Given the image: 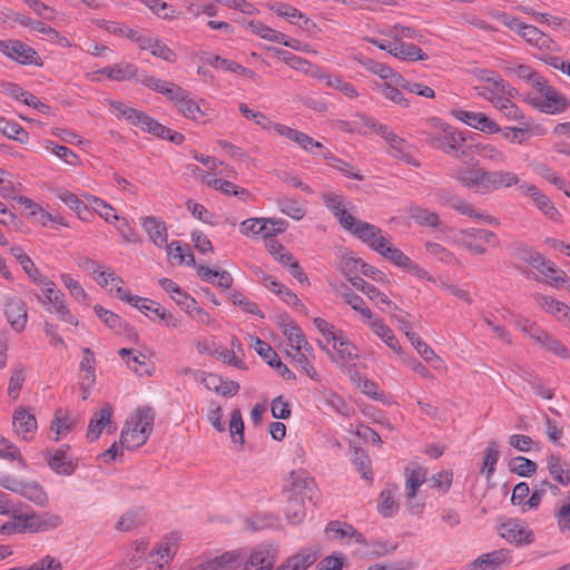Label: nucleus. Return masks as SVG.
Listing matches in <instances>:
<instances>
[{
	"mask_svg": "<svg viewBox=\"0 0 570 570\" xmlns=\"http://www.w3.org/2000/svg\"><path fill=\"white\" fill-rule=\"evenodd\" d=\"M434 121L435 129L433 131H421L430 147L460 160L470 156L472 147L466 144V139L461 131L439 120Z\"/></svg>",
	"mask_w": 570,
	"mask_h": 570,
	"instance_id": "nucleus-1",
	"label": "nucleus"
},
{
	"mask_svg": "<svg viewBox=\"0 0 570 570\" xmlns=\"http://www.w3.org/2000/svg\"><path fill=\"white\" fill-rule=\"evenodd\" d=\"M155 422V412L149 406L138 407L128 419L120 435L122 449L136 450L149 439Z\"/></svg>",
	"mask_w": 570,
	"mask_h": 570,
	"instance_id": "nucleus-2",
	"label": "nucleus"
},
{
	"mask_svg": "<svg viewBox=\"0 0 570 570\" xmlns=\"http://www.w3.org/2000/svg\"><path fill=\"white\" fill-rule=\"evenodd\" d=\"M289 480L294 494L288 499L284 511L288 522L299 524L305 518V508L301 495H306L312 500L317 491L316 484L314 479L304 471H293Z\"/></svg>",
	"mask_w": 570,
	"mask_h": 570,
	"instance_id": "nucleus-3",
	"label": "nucleus"
},
{
	"mask_svg": "<svg viewBox=\"0 0 570 570\" xmlns=\"http://www.w3.org/2000/svg\"><path fill=\"white\" fill-rule=\"evenodd\" d=\"M325 206L336 217L340 225L356 238L366 236L367 232L374 230V225L355 218L344 206L343 196L327 193L323 195Z\"/></svg>",
	"mask_w": 570,
	"mask_h": 570,
	"instance_id": "nucleus-4",
	"label": "nucleus"
},
{
	"mask_svg": "<svg viewBox=\"0 0 570 570\" xmlns=\"http://www.w3.org/2000/svg\"><path fill=\"white\" fill-rule=\"evenodd\" d=\"M455 246L466 249L471 255L481 256L488 252V247L495 248L500 240L491 230L483 228H465L459 230L453 239Z\"/></svg>",
	"mask_w": 570,
	"mask_h": 570,
	"instance_id": "nucleus-5",
	"label": "nucleus"
},
{
	"mask_svg": "<svg viewBox=\"0 0 570 570\" xmlns=\"http://www.w3.org/2000/svg\"><path fill=\"white\" fill-rule=\"evenodd\" d=\"M529 101L540 111L560 114L568 108V100L551 87L546 79L535 82V88L529 95Z\"/></svg>",
	"mask_w": 570,
	"mask_h": 570,
	"instance_id": "nucleus-6",
	"label": "nucleus"
},
{
	"mask_svg": "<svg viewBox=\"0 0 570 570\" xmlns=\"http://www.w3.org/2000/svg\"><path fill=\"white\" fill-rule=\"evenodd\" d=\"M474 75L478 83L473 86V90L488 101L495 99L501 94L517 95V90L494 71L479 69Z\"/></svg>",
	"mask_w": 570,
	"mask_h": 570,
	"instance_id": "nucleus-7",
	"label": "nucleus"
},
{
	"mask_svg": "<svg viewBox=\"0 0 570 570\" xmlns=\"http://www.w3.org/2000/svg\"><path fill=\"white\" fill-rule=\"evenodd\" d=\"M360 239L396 266L405 268L410 265L411 258L402 250L394 247L391 242L382 235V229L375 225L374 230L367 232L366 236L361 237Z\"/></svg>",
	"mask_w": 570,
	"mask_h": 570,
	"instance_id": "nucleus-8",
	"label": "nucleus"
},
{
	"mask_svg": "<svg viewBox=\"0 0 570 570\" xmlns=\"http://www.w3.org/2000/svg\"><path fill=\"white\" fill-rule=\"evenodd\" d=\"M487 173V169L480 167L479 163H475L454 167L451 177L475 194L484 195Z\"/></svg>",
	"mask_w": 570,
	"mask_h": 570,
	"instance_id": "nucleus-9",
	"label": "nucleus"
},
{
	"mask_svg": "<svg viewBox=\"0 0 570 570\" xmlns=\"http://www.w3.org/2000/svg\"><path fill=\"white\" fill-rule=\"evenodd\" d=\"M170 101L184 117L199 124H206L208 121V114L200 105H205V100L200 99L199 102L196 101L190 94L181 87H179L178 92L175 94Z\"/></svg>",
	"mask_w": 570,
	"mask_h": 570,
	"instance_id": "nucleus-10",
	"label": "nucleus"
},
{
	"mask_svg": "<svg viewBox=\"0 0 570 570\" xmlns=\"http://www.w3.org/2000/svg\"><path fill=\"white\" fill-rule=\"evenodd\" d=\"M0 52L21 65L42 66L37 51L19 40H0Z\"/></svg>",
	"mask_w": 570,
	"mask_h": 570,
	"instance_id": "nucleus-11",
	"label": "nucleus"
},
{
	"mask_svg": "<svg viewBox=\"0 0 570 570\" xmlns=\"http://www.w3.org/2000/svg\"><path fill=\"white\" fill-rule=\"evenodd\" d=\"M527 261L533 265V267L546 277L547 283L556 288L563 286L567 273L560 269L554 263L546 259L538 252L531 250Z\"/></svg>",
	"mask_w": 570,
	"mask_h": 570,
	"instance_id": "nucleus-12",
	"label": "nucleus"
},
{
	"mask_svg": "<svg viewBox=\"0 0 570 570\" xmlns=\"http://www.w3.org/2000/svg\"><path fill=\"white\" fill-rule=\"evenodd\" d=\"M41 289L45 293V299L38 296L39 302L42 304H51L56 313L59 314L61 321L77 326L78 320L70 313L65 301V295L57 289L56 284L52 281H49L41 286Z\"/></svg>",
	"mask_w": 570,
	"mask_h": 570,
	"instance_id": "nucleus-13",
	"label": "nucleus"
},
{
	"mask_svg": "<svg viewBox=\"0 0 570 570\" xmlns=\"http://www.w3.org/2000/svg\"><path fill=\"white\" fill-rule=\"evenodd\" d=\"M405 494L407 499V510L411 514H419L424 508V503L413 502L419 488L426 480V472L422 468L406 469L405 472Z\"/></svg>",
	"mask_w": 570,
	"mask_h": 570,
	"instance_id": "nucleus-14",
	"label": "nucleus"
},
{
	"mask_svg": "<svg viewBox=\"0 0 570 570\" xmlns=\"http://www.w3.org/2000/svg\"><path fill=\"white\" fill-rule=\"evenodd\" d=\"M519 190L528 195L533 203L535 204L537 208L550 220L552 222H561V214L558 210V208L554 206L552 200L543 194L537 186L533 184H529L523 181L519 186Z\"/></svg>",
	"mask_w": 570,
	"mask_h": 570,
	"instance_id": "nucleus-15",
	"label": "nucleus"
},
{
	"mask_svg": "<svg viewBox=\"0 0 570 570\" xmlns=\"http://www.w3.org/2000/svg\"><path fill=\"white\" fill-rule=\"evenodd\" d=\"M500 535L515 546H525L534 541V533L524 522L509 520L501 524Z\"/></svg>",
	"mask_w": 570,
	"mask_h": 570,
	"instance_id": "nucleus-16",
	"label": "nucleus"
},
{
	"mask_svg": "<svg viewBox=\"0 0 570 570\" xmlns=\"http://www.w3.org/2000/svg\"><path fill=\"white\" fill-rule=\"evenodd\" d=\"M452 115L458 120L482 132L497 134L502 130L501 127L493 119H491L483 112L454 109L452 110Z\"/></svg>",
	"mask_w": 570,
	"mask_h": 570,
	"instance_id": "nucleus-17",
	"label": "nucleus"
},
{
	"mask_svg": "<svg viewBox=\"0 0 570 570\" xmlns=\"http://www.w3.org/2000/svg\"><path fill=\"white\" fill-rule=\"evenodd\" d=\"M49 468L61 475H71L78 466L77 460L69 454V446L62 445L53 452L46 453Z\"/></svg>",
	"mask_w": 570,
	"mask_h": 570,
	"instance_id": "nucleus-18",
	"label": "nucleus"
},
{
	"mask_svg": "<svg viewBox=\"0 0 570 570\" xmlns=\"http://www.w3.org/2000/svg\"><path fill=\"white\" fill-rule=\"evenodd\" d=\"M511 562V552L507 549H499L480 556L469 567L471 570H500Z\"/></svg>",
	"mask_w": 570,
	"mask_h": 570,
	"instance_id": "nucleus-19",
	"label": "nucleus"
},
{
	"mask_svg": "<svg viewBox=\"0 0 570 570\" xmlns=\"http://www.w3.org/2000/svg\"><path fill=\"white\" fill-rule=\"evenodd\" d=\"M12 428L19 438L30 441L37 432L38 424L35 415L29 410L20 406L13 412Z\"/></svg>",
	"mask_w": 570,
	"mask_h": 570,
	"instance_id": "nucleus-20",
	"label": "nucleus"
},
{
	"mask_svg": "<svg viewBox=\"0 0 570 570\" xmlns=\"http://www.w3.org/2000/svg\"><path fill=\"white\" fill-rule=\"evenodd\" d=\"M4 313L8 322L17 332H21L27 324V306L18 296H8L4 301Z\"/></svg>",
	"mask_w": 570,
	"mask_h": 570,
	"instance_id": "nucleus-21",
	"label": "nucleus"
},
{
	"mask_svg": "<svg viewBox=\"0 0 570 570\" xmlns=\"http://www.w3.org/2000/svg\"><path fill=\"white\" fill-rule=\"evenodd\" d=\"M28 533H38L53 530L62 524V519L55 513H24Z\"/></svg>",
	"mask_w": 570,
	"mask_h": 570,
	"instance_id": "nucleus-22",
	"label": "nucleus"
},
{
	"mask_svg": "<svg viewBox=\"0 0 570 570\" xmlns=\"http://www.w3.org/2000/svg\"><path fill=\"white\" fill-rule=\"evenodd\" d=\"M521 184V179L513 171L503 169L493 171L488 170L484 195L501 188H510L512 186L519 187Z\"/></svg>",
	"mask_w": 570,
	"mask_h": 570,
	"instance_id": "nucleus-23",
	"label": "nucleus"
},
{
	"mask_svg": "<svg viewBox=\"0 0 570 570\" xmlns=\"http://www.w3.org/2000/svg\"><path fill=\"white\" fill-rule=\"evenodd\" d=\"M96 315L112 331L118 334H126L130 340H137L138 334L132 326L125 323L120 316L114 312L104 308L100 305L94 307Z\"/></svg>",
	"mask_w": 570,
	"mask_h": 570,
	"instance_id": "nucleus-24",
	"label": "nucleus"
},
{
	"mask_svg": "<svg viewBox=\"0 0 570 570\" xmlns=\"http://www.w3.org/2000/svg\"><path fill=\"white\" fill-rule=\"evenodd\" d=\"M112 413V406L109 403H105L99 411L92 414L86 434L90 442L98 440L102 430L111 424Z\"/></svg>",
	"mask_w": 570,
	"mask_h": 570,
	"instance_id": "nucleus-25",
	"label": "nucleus"
},
{
	"mask_svg": "<svg viewBox=\"0 0 570 570\" xmlns=\"http://www.w3.org/2000/svg\"><path fill=\"white\" fill-rule=\"evenodd\" d=\"M139 220L149 239L157 247H164L167 245L168 232L165 222L155 216L140 217Z\"/></svg>",
	"mask_w": 570,
	"mask_h": 570,
	"instance_id": "nucleus-26",
	"label": "nucleus"
},
{
	"mask_svg": "<svg viewBox=\"0 0 570 570\" xmlns=\"http://www.w3.org/2000/svg\"><path fill=\"white\" fill-rule=\"evenodd\" d=\"M448 205L452 209L460 213L461 215L475 218L480 222H484L492 226H499V224H500L499 220L494 216H492L490 214L478 212L473 204L464 200L463 198H461L459 196H449Z\"/></svg>",
	"mask_w": 570,
	"mask_h": 570,
	"instance_id": "nucleus-27",
	"label": "nucleus"
},
{
	"mask_svg": "<svg viewBox=\"0 0 570 570\" xmlns=\"http://www.w3.org/2000/svg\"><path fill=\"white\" fill-rule=\"evenodd\" d=\"M55 195L71 210H73L81 220L89 222L94 217L89 206L85 204L83 200H81L76 194L65 188H57L55 190Z\"/></svg>",
	"mask_w": 570,
	"mask_h": 570,
	"instance_id": "nucleus-28",
	"label": "nucleus"
},
{
	"mask_svg": "<svg viewBox=\"0 0 570 570\" xmlns=\"http://www.w3.org/2000/svg\"><path fill=\"white\" fill-rule=\"evenodd\" d=\"M547 469L551 478L560 485L570 484V465L557 453L547 456Z\"/></svg>",
	"mask_w": 570,
	"mask_h": 570,
	"instance_id": "nucleus-29",
	"label": "nucleus"
},
{
	"mask_svg": "<svg viewBox=\"0 0 570 570\" xmlns=\"http://www.w3.org/2000/svg\"><path fill=\"white\" fill-rule=\"evenodd\" d=\"M518 35L529 45L540 50L550 51L554 46L553 40L549 36L532 24L523 23Z\"/></svg>",
	"mask_w": 570,
	"mask_h": 570,
	"instance_id": "nucleus-30",
	"label": "nucleus"
},
{
	"mask_svg": "<svg viewBox=\"0 0 570 570\" xmlns=\"http://www.w3.org/2000/svg\"><path fill=\"white\" fill-rule=\"evenodd\" d=\"M535 302L549 314L553 315L559 322L566 323L570 314V307L552 296L537 294Z\"/></svg>",
	"mask_w": 570,
	"mask_h": 570,
	"instance_id": "nucleus-31",
	"label": "nucleus"
},
{
	"mask_svg": "<svg viewBox=\"0 0 570 570\" xmlns=\"http://www.w3.org/2000/svg\"><path fill=\"white\" fill-rule=\"evenodd\" d=\"M391 148V155L394 158H397L405 164L413 166V167H420L421 164L413 155V146L409 144L405 139L399 137L397 135L395 137L391 138V142H389Z\"/></svg>",
	"mask_w": 570,
	"mask_h": 570,
	"instance_id": "nucleus-32",
	"label": "nucleus"
},
{
	"mask_svg": "<svg viewBox=\"0 0 570 570\" xmlns=\"http://www.w3.org/2000/svg\"><path fill=\"white\" fill-rule=\"evenodd\" d=\"M76 425V420L72 419L69 412L65 409H57L50 423V431L55 433L53 441H59L60 438L66 436Z\"/></svg>",
	"mask_w": 570,
	"mask_h": 570,
	"instance_id": "nucleus-33",
	"label": "nucleus"
},
{
	"mask_svg": "<svg viewBox=\"0 0 570 570\" xmlns=\"http://www.w3.org/2000/svg\"><path fill=\"white\" fill-rule=\"evenodd\" d=\"M350 282L356 289L363 292L370 299H379L381 303L392 307L394 311L400 309L399 306L396 304H393L392 301L384 293H382L374 285L364 281L362 277H351Z\"/></svg>",
	"mask_w": 570,
	"mask_h": 570,
	"instance_id": "nucleus-34",
	"label": "nucleus"
},
{
	"mask_svg": "<svg viewBox=\"0 0 570 570\" xmlns=\"http://www.w3.org/2000/svg\"><path fill=\"white\" fill-rule=\"evenodd\" d=\"M312 76L325 80L328 87L337 89L338 91H341L343 95L351 99L356 98L358 96L356 88L352 83L343 80L338 76L325 75L323 73L321 68H315V71L312 72Z\"/></svg>",
	"mask_w": 570,
	"mask_h": 570,
	"instance_id": "nucleus-35",
	"label": "nucleus"
},
{
	"mask_svg": "<svg viewBox=\"0 0 570 570\" xmlns=\"http://www.w3.org/2000/svg\"><path fill=\"white\" fill-rule=\"evenodd\" d=\"M372 331L382 338V341L394 352L401 353L402 348L399 340L395 337L393 331L380 317H374L368 322Z\"/></svg>",
	"mask_w": 570,
	"mask_h": 570,
	"instance_id": "nucleus-36",
	"label": "nucleus"
},
{
	"mask_svg": "<svg viewBox=\"0 0 570 570\" xmlns=\"http://www.w3.org/2000/svg\"><path fill=\"white\" fill-rule=\"evenodd\" d=\"M393 57L405 61L426 60L428 55L414 43L403 42L395 39V47L393 49Z\"/></svg>",
	"mask_w": 570,
	"mask_h": 570,
	"instance_id": "nucleus-37",
	"label": "nucleus"
},
{
	"mask_svg": "<svg viewBox=\"0 0 570 570\" xmlns=\"http://www.w3.org/2000/svg\"><path fill=\"white\" fill-rule=\"evenodd\" d=\"M139 82L145 87L160 95H164L168 100H171V98L175 96L176 92H178L179 89L178 85L163 80L155 76H144L139 79Z\"/></svg>",
	"mask_w": 570,
	"mask_h": 570,
	"instance_id": "nucleus-38",
	"label": "nucleus"
},
{
	"mask_svg": "<svg viewBox=\"0 0 570 570\" xmlns=\"http://www.w3.org/2000/svg\"><path fill=\"white\" fill-rule=\"evenodd\" d=\"M275 558L268 550L253 551L244 563L243 570H272Z\"/></svg>",
	"mask_w": 570,
	"mask_h": 570,
	"instance_id": "nucleus-39",
	"label": "nucleus"
},
{
	"mask_svg": "<svg viewBox=\"0 0 570 570\" xmlns=\"http://www.w3.org/2000/svg\"><path fill=\"white\" fill-rule=\"evenodd\" d=\"M20 495L33 502L39 507H45L48 503V495L43 488L36 481L21 482L19 490Z\"/></svg>",
	"mask_w": 570,
	"mask_h": 570,
	"instance_id": "nucleus-40",
	"label": "nucleus"
},
{
	"mask_svg": "<svg viewBox=\"0 0 570 570\" xmlns=\"http://www.w3.org/2000/svg\"><path fill=\"white\" fill-rule=\"evenodd\" d=\"M166 247L168 256L175 259L177 264L185 263L189 266H196L195 256L187 244L176 240L167 244Z\"/></svg>",
	"mask_w": 570,
	"mask_h": 570,
	"instance_id": "nucleus-41",
	"label": "nucleus"
},
{
	"mask_svg": "<svg viewBox=\"0 0 570 570\" xmlns=\"http://www.w3.org/2000/svg\"><path fill=\"white\" fill-rule=\"evenodd\" d=\"M326 532H334L340 539L351 538L356 543H366L365 537L353 525L340 521H331L325 529Z\"/></svg>",
	"mask_w": 570,
	"mask_h": 570,
	"instance_id": "nucleus-42",
	"label": "nucleus"
},
{
	"mask_svg": "<svg viewBox=\"0 0 570 570\" xmlns=\"http://www.w3.org/2000/svg\"><path fill=\"white\" fill-rule=\"evenodd\" d=\"M199 177L204 184L217 190H220L225 195L239 196L247 193L244 188L236 186L232 181L214 178L209 174L202 173L199 174Z\"/></svg>",
	"mask_w": 570,
	"mask_h": 570,
	"instance_id": "nucleus-43",
	"label": "nucleus"
},
{
	"mask_svg": "<svg viewBox=\"0 0 570 570\" xmlns=\"http://www.w3.org/2000/svg\"><path fill=\"white\" fill-rule=\"evenodd\" d=\"M409 216L417 225L428 227H438L441 224L439 215L428 208L411 206L407 210Z\"/></svg>",
	"mask_w": 570,
	"mask_h": 570,
	"instance_id": "nucleus-44",
	"label": "nucleus"
},
{
	"mask_svg": "<svg viewBox=\"0 0 570 570\" xmlns=\"http://www.w3.org/2000/svg\"><path fill=\"white\" fill-rule=\"evenodd\" d=\"M245 560V553L242 549L233 550L224 552L223 554L216 557L213 560V563L217 568H222L224 570H236L238 569Z\"/></svg>",
	"mask_w": 570,
	"mask_h": 570,
	"instance_id": "nucleus-45",
	"label": "nucleus"
},
{
	"mask_svg": "<svg viewBox=\"0 0 570 570\" xmlns=\"http://www.w3.org/2000/svg\"><path fill=\"white\" fill-rule=\"evenodd\" d=\"M361 63L367 71L377 75L383 80H390L394 85H396V77L402 76L395 72L391 67L370 58L361 60Z\"/></svg>",
	"mask_w": 570,
	"mask_h": 570,
	"instance_id": "nucleus-46",
	"label": "nucleus"
},
{
	"mask_svg": "<svg viewBox=\"0 0 570 570\" xmlns=\"http://www.w3.org/2000/svg\"><path fill=\"white\" fill-rule=\"evenodd\" d=\"M396 485L384 489L380 494L379 511L383 517H392L399 510L395 492Z\"/></svg>",
	"mask_w": 570,
	"mask_h": 570,
	"instance_id": "nucleus-47",
	"label": "nucleus"
},
{
	"mask_svg": "<svg viewBox=\"0 0 570 570\" xmlns=\"http://www.w3.org/2000/svg\"><path fill=\"white\" fill-rule=\"evenodd\" d=\"M85 197L92 210L96 212L107 223H115L116 220H119V216L116 215L115 209L104 199L89 194H86Z\"/></svg>",
	"mask_w": 570,
	"mask_h": 570,
	"instance_id": "nucleus-48",
	"label": "nucleus"
},
{
	"mask_svg": "<svg viewBox=\"0 0 570 570\" xmlns=\"http://www.w3.org/2000/svg\"><path fill=\"white\" fill-rule=\"evenodd\" d=\"M275 52H276V56L282 61H284L286 65H288L291 68H293L295 70H301V71L312 75V72L315 71V68H317L316 66H313L312 63H309L307 60H305L298 56H295L289 51L277 49Z\"/></svg>",
	"mask_w": 570,
	"mask_h": 570,
	"instance_id": "nucleus-49",
	"label": "nucleus"
},
{
	"mask_svg": "<svg viewBox=\"0 0 570 570\" xmlns=\"http://www.w3.org/2000/svg\"><path fill=\"white\" fill-rule=\"evenodd\" d=\"M0 132L6 137L24 144L29 139L28 132L16 121L0 117Z\"/></svg>",
	"mask_w": 570,
	"mask_h": 570,
	"instance_id": "nucleus-50",
	"label": "nucleus"
},
{
	"mask_svg": "<svg viewBox=\"0 0 570 570\" xmlns=\"http://www.w3.org/2000/svg\"><path fill=\"white\" fill-rule=\"evenodd\" d=\"M288 223L284 219L277 218H261V226H258L259 236L263 238H272L286 230Z\"/></svg>",
	"mask_w": 570,
	"mask_h": 570,
	"instance_id": "nucleus-51",
	"label": "nucleus"
},
{
	"mask_svg": "<svg viewBox=\"0 0 570 570\" xmlns=\"http://www.w3.org/2000/svg\"><path fill=\"white\" fill-rule=\"evenodd\" d=\"M17 533H28L24 513L12 512L11 519L0 525V534L12 535Z\"/></svg>",
	"mask_w": 570,
	"mask_h": 570,
	"instance_id": "nucleus-52",
	"label": "nucleus"
},
{
	"mask_svg": "<svg viewBox=\"0 0 570 570\" xmlns=\"http://www.w3.org/2000/svg\"><path fill=\"white\" fill-rule=\"evenodd\" d=\"M26 381V367L22 364H16L11 371L8 384V395L13 401L19 397V393Z\"/></svg>",
	"mask_w": 570,
	"mask_h": 570,
	"instance_id": "nucleus-53",
	"label": "nucleus"
},
{
	"mask_svg": "<svg viewBox=\"0 0 570 570\" xmlns=\"http://www.w3.org/2000/svg\"><path fill=\"white\" fill-rule=\"evenodd\" d=\"M117 298L129 303L130 305H132L134 307L144 313L147 311L151 312L157 305L156 302L149 298L131 295L129 291L126 288H117Z\"/></svg>",
	"mask_w": 570,
	"mask_h": 570,
	"instance_id": "nucleus-54",
	"label": "nucleus"
},
{
	"mask_svg": "<svg viewBox=\"0 0 570 570\" xmlns=\"http://www.w3.org/2000/svg\"><path fill=\"white\" fill-rule=\"evenodd\" d=\"M276 13L279 17L287 19L292 23H296L302 28L307 27L311 20L298 9L289 4L279 3L275 8Z\"/></svg>",
	"mask_w": 570,
	"mask_h": 570,
	"instance_id": "nucleus-55",
	"label": "nucleus"
},
{
	"mask_svg": "<svg viewBox=\"0 0 570 570\" xmlns=\"http://www.w3.org/2000/svg\"><path fill=\"white\" fill-rule=\"evenodd\" d=\"M500 452L495 441H490L487 445L481 473L485 474L488 479L492 476L495 465L499 461Z\"/></svg>",
	"mask_w": 570,
	"mask_h": 570,
	"instance_id": "nucleus-56",
	"label": "nucleus"
},
{
	"mask_svg": "<svg viewBox=\"0 0 570 570\" xmlns=\"http://www.w3.org/2000/svg\"><path fill=\"white\" fill-rule=\"evenodd\" d=\"M277 206L278 209L287 215L288 217L301 220L305 214L306 209L304 206H302L296 199L288 198V197H282L277 199Z\"/></svg>",
	"mask_w": 570,
	"mask_h": 570,
	"instance_id": "nucleus-57",
	"label": "nucleus"
},
{
	"mask_svg": "<svg viewBox=\"0 0 570 570\" xmlns=\"http://www.w3.org/2000/svg\"><path fill=\"white\" fill-rule=\"evenodd\" d=\"M82 360L80 362V371L83 373L81 379H86V385H94L96 382L95 365L96 357L89 347L82 350Z\"/></svg>",
	"mask_w": 570,
	"mask_h": 570,
	"instance_id": "nucleus-58",
	"label": "nucleus"
},
{
	"mask_svg": "<svg viewBox=\"0 0 570 570\" xmlns=\"http://www.w3.org/2000/svg\"><path fill=\"white\" fill-rule=\"evenodd\" d=\"M316 561V557L309 552L297 553L282 564L277 570H306Z\"/></svg>",
	"mask_w": 570,
	"mask_h": 570,
	"instance_id": "nucleus-59",
	"label": "nucleus"
},
{
	"mask_svg": "<svg viewBox=\"0 0 570 570\" xmlns=\"http://www.w3.org/2000/svg\"><path fill=\"white\" fill-rule=\"evenodd\" d=\"M399 88V86L394 85L391 81L376 83V89L384 98L402 107H407L409 101L406 98H404L403 94Z\"/></svg>",
	"mask_w": 570,
	"mask_h": 570,
	"instance_id": "nucleus-60",
	"label": "nucleus"
},
{
	"mask_svg": "<svg viewBox=\"0 0 570 570\" xmlns=\"http://www.w3.org/2000/svg\"><path fill=\"white\" fill-rule=\"evenodd\" d=\"M45 147L68 165L78 166L80 164L79 156L66 146H60L51 140H46Z\"/></svg>",
	"mask_w": 570,
	"mask_h": 570,
	"instance_id": "nucleus-61",
	"label": "nucleus"
},
{
	"mask_svg": "<svg viewBox=\"0 0 570 570\" xmlns=\"http://www.w3.org/2000/svg\"><path fill=\"white\" fill-rule=\"evenodd\" d=\"M538 344L561 358L567 360L570 357V352L567 346L558 338L549 335L547 332L542 335V338H540Z\"/></svg>",
	"mask_w": 570,
	"mask_h": 570,
	"instance_id": "nucleus-62",
	"label": "nucleus"
},
{
	"mask_svg": "<svg viewBox=\"0 0 570 570\" xmlns=\"http://www.w3.org/2000/svg\"><path fill=\"white\" fill-rule=\"evenodd\" d=\"M478 155L485 160L492 161L497 165L507 161L505 154L492 144H478L475 146Z\"/></svg>",
	"mask_w": 570,
	"mask_h": 570,
	"instance_id": "nucleus-63",
	"label": "nucleus"
},
{
	"mask_svg": "<svg viewBox=\"0 0 570 570\" xmlns=\"http://www.w3.org/2000/svg\"><path fill=\"white\" fill-rule=\"evenodd\" d=\"M554 518L560 532L570 534V494L556 509Z\"/></svg>",
	"mask_w": 570,
	"mask_h": 570,
	"instance_id": "nucleus-64",
	"label": "nucleus"
}]
</instances>
